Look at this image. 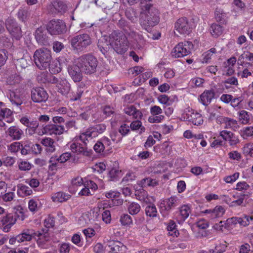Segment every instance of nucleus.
<instances>
[{"label": "nucleus", "instance_id": "obj_23", "mask_svg": "<svg viewBox=\"0 0 253 253\" xmlns=\"http://www.w3.org/2000/svg\"><path fill=\"white\" fill-rule=\"evenodd\" d=\"M250 221H253V216H248L246 215L243 218L233 217L227 219L226 224L232 225L238 223L241 225L246 226L250 223Z\"/></svg>", "mask_w": 253, "mask_h": 253}, {"label": "nucleus", "instance_id": "obj_7", "mask_svg": "<svg viewBox=\"0 0 253 253\" xmlns=\"http://www.w3.org/2000/svg\"><path fill=\"white\" fill-rule=\"evenodd\" d=\"M112 37L115 42V49L117 52L120 54L125 53L128 48V42L124 34L117 31L112 32Z\"/></svg>", "mask_w": 253, "mask_h": 253}, {"label": "nucleus", "instance_id": "obj_32", "mask_svg": "<svg viewBox=\"0 0 253 253\" xmlns=\"http://www.w3.org/2000/svg\"><path fill=\"white\" fill-rule=\"evenodd\" d=\"M58 92L62 95L67 94L70 90V84L68 81L64 79L61 80L57 85Z\"/></svg>", "mask_w": 253, "mask_h": 253}, {"label": "nucleus", "instance_id": "obj_54", "mask_svg": "<svg viewBox=\"0 0 253 253\" xmlns=\"http://www.w3.org/2000/svg\"><path fill=\"white\" fill-rule=\"evenodd\" d=\"M55 224V220L53 217L49 216L47 218H45L44 220V225L45 227V229L52 228L54 227Z\"/></svg>", "mask_w": 253, "mask_h": 253}, {"label": "nucleus", "instance_id": "obj_63", "mask_svg": "<svg viewBox=\"0 0 253 253\" xmlns=\"http://www.w3.org/2000/svg\"><path fill=\"white\" fill-rule=\"evenodd\" d=\"M71 157V154L69 152H65L60 155L59 157H57L58 161L60 163L66 162Z\"/></svg>", "mask_w": 253, "mask_h": 253}, {"label": "nucleus", "instance_id": "obj_6", "mask_svg": "<svg viewBox=\"0 0 253 253\" xmlns=\"http://www.w3.org/2000/svg\"><path fill=\"white\" fill-rule=\"evenodd\" d=\"M193 48L191 42L184 41L179 42L172 49L171 54L175 58L182 57L189 55Z\"/></svg>", "mask_w": 253, "mask_h": 253}, {"label": "nucleus", "instance_id": "obj_17", "mask_svg": "<svg viewBox=\"0 0 253 253\" xmlns=\"http://www.w3.org/2000/svg\"><path fill=\"white\" fill-rule=\"evenodd\" d=\"M47 30L44 27H40L35 31V38L38 43L41 45H47L49 43V38L47 35Z\"/></svg>", "mask_w": 253, "mask_h": 253}, {"label": "nucleus", "instance_id": "obj_53", "mask_svg": "<svg viewBox=\"0 0 253 253\" xmlns=\"http://www.w3.org/2000/svg\"><path fill=\"white\" fill-rule=\"evenodd\" d=\"M239 175V172H235L232 175L225 176L223 180L227 183H232L238 179Z\"/></svg>", "mask_w": 253, "mask_h": 253}, {"label": "nucleus", "instance_id": "obj_13", "mask_svg": "<svg viewBox=\"0 0 253 253\" xmlns=\"http://www.w3.org/2000/svg\"><path fill=\"white\" fill-rule=\"evenodd\" d=\"M31 97L33 102L41 103L47 100L48 95L43 88L36 87L31 90Z\"/></svg>", "mask_w": 253, "mask_h": 253}, {"label": "nucleus", "instance_id": "obj_45", "mask_svg": "<svg viewBox=\"0 0 253 253\" xmlns=\"http://www.w3.org/2000/svg\"><path fill=\"white\" fill-rule=\"evenodd\" d=\"M191 212L189 207H181L179 211V216L182 221H184Z\"/></svg>", "mask_w": 253, "mask_h": 253}, {"label": "nucleus", "instance_id": "obj_55", "mask_svg": "<svg viewBox=\"0 0 253 253\" xmlns=\"http://www.w3.org/2000/svg\"><path fill=\"white\" fill-rule=\"evenodd\" d=\"M120 222L123 225H129L132 223V219L130 216L127 214H124L121 216Z\"/></svg>", "mask_w": 253, "mask_h": 253}, {"label": "nucleus", "instance_id": "obj_37", "mask_svg": "<svg viewBox=\"0 0 253 253\" xmlns=\"http://www.w3.org/2000/svg\"><path fill=\"white\" fill-rule=\"evenodd\" d=\"M250 67L239 66L237 69V76L241 78H248L252 75L253 71L250 70Z\"/></svg>", "mask_w": 253, "mask_h": 253}, {"label": "nucleus", "instance_id": "obj_36", "mask_svg": "<svg viewBox=\"0 0 253 253\" xmlns=\"http://www.w3.org/2000/svg\"><path fill=\"white\" fill-rule=\"evenodd\" d=\"M71 197L70 194L62 192H58L53 195L51 199L54 202L62 203L70 199Z\"/></svg>", "mask_w": 253, "mask_h": 253}, {"label": "nucleus", "instance_id": "obj_46", "mask_svg": "<svg viewBox=\"0 0 253 253\" xmlns=\"http://www.w3.org/2000/svg\"><path fill=\"white\" fill-rule=\"evenodd\" d=\"M176 226V224L174 221L170 220L169 222L167 228L170 235L177 237L178 235H179V232L177 230Z\"/></svg>", "mask_w": 253, "mask_h": 253}, {"label": "nucleus", "instance_id": "obj_24", "mask_svg": "<svg viewBox=\"0 0 253 253\" xmlns=\"http://www.w3.org/2000/svg\"><path fill=\"white\" fill-rule=\"evenodd\" d=\"M44 130L45 133L50 135H61L65 131H67V130H65L64 126L55 124L46 126L44 128Z\"/></svg>", "mask_w": 253, "mask_h": 253}, {"label": "nucleus", "instance_id": "obj_25", "mask_svg": "<svg viewBox=\"0 0 253 253\" xmlns=\"http://www.w3.org/2000/svg\"><path fill=\"white\" fill-rule=\"evenodd\" d=\"M215 93L212 90H205L199 96L200 102L205 106H208L214 98Z\"/></svg>", "mask_w": 253, "mask_h": 253}, {"label": "nucleus", "instance_id": "obj_62", "mask_svg": "<svg viewBox=\"0 0 253 253\" xmlns=\"http://www.w3.org/2000/svg\"><path fill=\"white\" fill-rule=\"evenodd\" d=\"M156 143L155 140L153 138V136L152 135H149L144 143V147L146 149H148L149 148L151 147L153 145H154Z\"/></svg>", "mask_w": 253, "mask_h": 253}, {"label": "nucleus", "instance_id": "obj_20", "mask_svg": "<svg viewBox=\"0 0 253 253\" xmlns=\"http://www.w3.org/2000/svg\"><path fill=\"white\" fill-rule=\"evenodd\" d=\"M34 238L37 239V243L40 247L45 248V243L49 240L48 229L42 228L40 231L35 232Z\"/></svg>", "mask_w": 253, "mask_h": 253}, {"label": "nucleus", "instance_id": "obj_11", "mask_svg": "<svg viewBox=\"0 0 253 253\" xmlns=\"http://www.w3.org/2000/svg\"><path fill=\"white\" fill-rule=\"evenodd\" d=\"M6 27L11 36L16 40H19L22 36L20 26L15 20L8 18L6 22Z\"/></svg>", "mask_w": 253, "mask_h": 253}, {"label": "nucleus", "instance_id": "obj_31", "mask_svg": "<svg viewBox=\"0 0 253 253\" xmlns=\"http://www.w3.org/2000/svg\"><path fill=\"white\" fill-rule=\"evenodd\" d=\"M214 18L218 23L224 25L227 23L228 17L223 9L217 7L214 11Z\"/></svg>", "mask_w": 253, "mask_h": 253}, {"label": "nucleus", "instance_id": "obj_21", "mask_svg": "<svg viewBox=\"0 0 253 253\" xmlns=\"http://www.w3.org/2000/svg\"><path fill=\"white\" fill-rule=\"evenodd\" d=\"M238 66L246 67L253 66V53L249 51L244 52L238 58L237 60Z\"/></svg>", "mask_w": 253, "mask_h": 253}, {"label": "nucleus", "instance_id": "obj_33", "mask_svg": "<svg viewBox=\"0 0 253 253\" xmlns=\"http://www.w3.org/2000/svg\"><path fill=\"white\" fill-rule=\"evenodd\" d=\"M124 112L126 114L129 116H132L134 119H141L143 116L142 112L137 110L133 105L126 107L124 109Z\"/></svg>", "mask_w": 253, "mask_h": 253}, {"label": "nucleus", "instance_id": "obj_38", "mask_svg": "<svg viewBox=\"0 0 253 253\" xmlns=\"http://www.w3.org/2000/svg\"><path fill=\"white\" fill-rule=\"evenodd\" d=\"M223 27L216 23H213L210 27V33L214 38H217L221 35L223 31Z\"/></svg>", "mask_w": 253, "mask_h": 253}, {"label": "nucleus", "instance_id": "obj_50", "mask_svg": "<svg viewBox=\"0 0 253 253\" xmlns=\"http://www.w3.org/2000/svg\"><path fill=\"white\" fill-rule=\"evenodd\" d=\"M216 53V49L214 47H212L210 49L208 50L207 51L204 52L203 55L204 56V61L205 62L208 63L211 59V57L213 55V54Z\"/></svg>", "mask_w": 253, "mask_h": 253}, {"label": "nucleus", "instance_id": "obj_2", "mask_svg": "<svg viewBox=\"0 0 253 253\" xmlns=\"http://www.w3.org/2000/svg\"><path fill=\"white\" fill-rule=\"evenodd\" d=\"M72 50L75 53L85 52L90 46L92 40L91 36L86 33H78L71 37L69 40Z\"/></svg>", "mask_w": 253, "mask_h": 253}, {"label": "nucleus", "instance_id": "obj_34", "mask_svg": "<svg viewBox=\"0 0 253 253\" xmlns=\"http://www.w3.org/2000/svg\"><path fill=\"white\" fill-rule=\"evenodd\" d=\"M7 133L13 139L19 140L21 138L23 132L19 127L16 126H12L8 128Z\"/></svg>", "mask_w": 253, "mask_h": 253}, {"label": "nucleus", "instance_id": "obj_64", "mask_svg": "<svg viewBox=\"0 0 253 253\" xmlns=\"http://www.w3.org/2000/svg\"><path fill=\"white\" fill-rule=\"evenodd\" d=\"M243 135L245 137H250L253 135V126H247L244 128Z\"/></svg>", "mask_w": 253, "mask_h": 253}, {"label": "nucleus", "instance_id": "obj_28", "mask_svg": "<svg viewBox=\"0 0 253 253\" xmlns=\"http://www.w3.org/2000/svg\"><path fill=\"white\" fill-rule=\"evenodd\" d=\"M225 212V209L223 207H215L211 210H206L204 213L208 215V217L211 219L219 218L223 216Z\"/></svg>", "mask_w": 253, "mask_h": 253}, {"label": "nucleus", "instance_id": "obj_26", "mask_svg": "<svg viewBox=\"0 0 253 253\" xmlns=\"http://www.w3.org/2000/svg\"><path fill=\"white\" fill-rule=\"evenodd\" d=\"M82 70L79 66L73 65L68 68V73L74 82H79L83 79Z\"/></svg>", "mask_w": 253, "mask_h": 253}, {"label": "nucleus", "instance_id": "obj_18", "mask_svg": "<svg viewBox=\"0 0 253 253\" xmlns=\"http://www.w3.org/2000/svg\"><path fill=\"white\" fill-rule=\"evenodd\" d=\"M22 81V78L20 75L17 74H11L9 76L6 80V85L7 86V90L11 89L12 90H17L20 89V83Z\"/></svg>", "mask_w": 253, "mask_h": 253}, {"label": "nucleus", "instance_id": "obj_61", "mask_svg": "<svg viewBox=\"0 0 253 253\" xmlns=\"http://www.w3.org/2000/svg\"><path fill=\"white\" fill-rule=\"evenodd\" d=\"M177 200V197L176 196H171L168 199L164 200L162 202L161 204L165 205L167 206H172L174 204Z\"/></svg>", "mask_w": 253, "mask_h": 253}, {"label": "nucleus", "instance_id": "obj_47", "mask_svg": "<svg viewBox=\"0 0 253 253\" xmlns=\"http://www.w3.org/2000/svg\"><path fill=\"white\" fill-rule=\"evenodd\" d=\"M83 92V87L81 86L78 87L76 91L72 92L70 94L69 96L70 100L72 101H77L79 100L81 98Z\"/></svg>", "mask_w": 253, "mask_h": 253}, {"label": "nucleus", "instance_id": "obj_15", "mask_svg": "<svg viewBox=\"0 0 253 253\" xmlns=\"http://www.w3.org/2000/svg\"><path fill=\"white\" fill-rule=\"evenodd\" d=\"M150 112L152 116L148 118V122L150 123H160L164 119L165 116L161 115L163 113L162 108L157 105H154L150 107Z\"/></svg>", "mask_w": 253, "mask_h": 253}, {"label": "nucleus", "instance_id": "obj_39", "mask_svg": "<svg viewBox=\"0 0 253 253\" xmlns=\"http://www.w3.org/2000/svg\"><path fill=\"white\" fill-rule=\"evenodd\" d=\"M224 124L225 128L231 129L234 131L237 130L239 127V126L238 125V122L236 120L228 117H227L226 119Z\"/></svg>", "mask_w": 253, "mask_h": 253}, {"label": "nucleus", "instance_id": "obj_22", "mask_svg": "<svg viewBox=\"0 0 253 253\" xmlns=\"http://www.w3.org/2000/svg\"><path fill=\"white\" fill-rule=\"evenodd\" d=\"M219 135L230 146H235L239 142L238 136L231 131L223 130L219 132Z\"/></svg>", "mask_w": 253, "mask_h": 253}, {"label": "nucleus", "instance_id": "obj_29", "mask_svg": "<svg viewBox=\"0 0 253 253\" xmlns=\"http://www.w3.org/2000/svg\"><path fill=\"white\" fill-rule=\"evenodd\" d=\"M38 82L41 84L46 83H56L58 82V79L55 78L53 75H51L47 72L41 73L37 78Z\"/></svg>", "mask_w": 253, "mask_h": 253}, {"label": "nucleus", "instance_id": "obj_14", "mask_svg": "<svg viewBox=\"0 0 253 253\" xmlns=\"http://www.w3.org/2000/svg\"><path fill=\"white\" fill-rule=\"evenodd\" d=\"M13 117L12 111L6 108L5 104L0 101V126H3L5 122L10 123L13 121Z\"/></svg>", "mask_w": 253, "mask_h": 253}, {"label": "nucleus", "instance_id": "obj_56", "mask_svg": "<svg viewBox=\"0 0 253 253\" xmlns=\"http://www.w3.org/2000/svg\"><path fill=\"white\" fill-rule=\"evenodd\" d=\"M145 212L146 215L150 217H156L157 215V211L156 207H146Z\"/></svg>", "mask_w": 253, "mask_h": 253}, {"label": "nucleus", "instance_id": "obj_9", "mask_svg": "<svg viewBox=\"0 0 253 253\" xmlns=\"http://www.w3.org/2000/svg\"><path fill=\"white\" fill-rule=\"evenodd\" d=\"M174 30L180 35H188L192 32V25L187 18L185 17H181L175 21Z\"/></svg>", "mask_w": 253, "mask_h": 253}, {"label": "nucleus", "instance_id": "obj_5", "mask_svg": "<svg viewBox=\"0 0 253 253\" xmlns=\"http://www.w3.org/2000/svg\"><path fill=\"white\" fill-rule=\"evenodd\" d=\"M33 57L36 66L41 70L46 69L52 59L51 51L46 48L37 49Z\"/></svg>", "mask_w": 253, "mask_h": 253}, {"label": "nucleus", "instance_id": "obj_44", "mask_svg": "<svg viewBox=\"0 0 253 253\" xmlns=\"http://www.w3.org/2000/svg\"><path fill=\"white\" fill-rule=\"evenodd\" d=\"M121 194L118 192H112V206H121L123 200L120 197Z\"/></svg>", "mask_w": 253, "mask_h": 253}, {"label": "nucleus", "instance_id": "obj_16", "mask_svg": "<svg viewBox=\"0 0 253 253\" xmlns=\"http://www.w3.org/2000/svg\"><path fill=\"white\" fill-rule=\"evenodd\" d=\"M70 148L72 152L77 155L89 157L92 154L91 150H87L85 143L81 144L74 142L71 144Z\"/></svg>", "mask_w": 253, "mask_h": 253}, {"label": "nucleus", "instance_id": "obj_43", "mask_svg": "<svg viewBox=\"0 0 253 253\" xmlns=\"http://www.w3.org/2000/svg\"><path fill=\"white\" fill-rule=\"evenodd\" d=\"M158 101L166 106H170L174 102L172 98L169 97L166 94H161L158 97Z\"/></svg>", "mask_w": 253, "mask_h": 253}, {"label": "nucleus", "instance_id": "obj_8", "mask_svg": "<svg viewBox=\"0 0 253 253\" xmlns=\"http://www.w3.org/2000/svg\"><path fill=\"white\" fill-rule=\"evenodd\" d=\"M46 30L51 35H60L66 33V25L61 20L52 19L47 24Z\"/></svg>", "mask_w": 253, "mask_h": 253}, {"label": "nucleus", "instance_id": "obj_10", "mask_svg": "<svg viewBox=\"0 0 253 253\" xmlns=\"http://www.w3.org/2000/svg\"><path fill=\"white\" fill-rule=\"evenodd\" d=\"M183 118L184 120L191 123L195 126H200L203 124L204 122V117L203 115L196 110L189 109L187 110Z\"/></svg>", "mask_w": 253, "mask_h": 253}, {"label": "nucleus", "instance_id": "obj_51", "mask_svg": "<svg viewBox=\"0 0 253 253\" xmlns=\"http://www.w3.org/2000/svg\"><path fill=\"white\" fill-rule=\"evenodd\" d=\"M250 188V185L245 181H240L238 182L236 185L235 189L241 191V192H245L248 190Z\"/></svg>", "mask_w": 253, "mask_h": 253}, {"label": "nucleus", "instance_id": "obj_42", "mask_svg": "<svg viewBox=\"0 0 253 253\" xmlns=\"http://www.w3.org/2000/svg\"><path fill=\"white\" fill-rule=\"evenodd\" d=\"M238 117L240 122L242 124H247L249 123L251 114L247 111L242 110L238 112Z\"/></svg>", "mask_w": 253, "mask_h": 253}, {"label": "nucleus", "instance_id": "obj_12", "mask_svg": "<svg viewBox=\"0 0 253 253\" xmlns=\"http://www.w3.org/2000/svg\"><path fill=\"white\" fill-rule=\"evenodd\" d=\"M102 33V37L98 40L97 46L101 52L104 55L109 54L111 48V35Z\"/></svg>", "mask_w": 253, "mask_h": 253}, {"label": "nucleus", "instance_id": "obj_35", "mask_svg": "<svg viewBox=\"0 0 253 253\" xmlns=\"http://www.w3.org/2000/svg\"><path fill=\"white\" fill-rule=\"evenodd\" d=\"M54 142V140L49 137L43 138L42 140V144L46 147V152L49 153H51L55 150Z\"/></svg>", "mask_w": 253, "mask_h": 253}, {"label": "nucleus", "instance_id": "obj_4", "mask_svg": "<svg viewBox=\"0 0 253 253\" xmlns=\"http://www.w3.org/2000/svg\"><path fill=\"white\" fill-rule=\"evenodd\" d=\"M14 215L13 213L7 214L1 220V224L2 230L5 232L9 231L11 226L13 225L17 219L23 220L27 214L23 211L22 207H17V208H14Z\"/></svg>", "mask_w": 253, "mask_h": 253}, {"label": "nucleus", "instance_id": "obj_19", "mask_svg": "<svg viewBox=\"0 0 253 253\" xmlns=\"http://www.w3.org/2000/svg\"><path fill=\"white\" fill-rule=\"evenodd\" d=\"M7 93L9 99L13 106L19 107L23 103V98L20 92V89L17 90L8 89Z\"/></svg>", "mask_w": 253, "mask_h": 253}, {"label": "nucleus", "instance_id": "obj_59", "mask_svg": "<svg viewBox=\"0 0 253 253\" xmlns=\"http://www.w3.org/2000/svg\"><path fill=\"white\" fill-rule=\"evenodd\" d=\"M224 83L225 84V87L226 88L228 89L229 88V87L226 85V84H229L231 85H238V81L235 77H231L230 78H229L227 79L226 80L224 81Z\"/></svg>", "mask_w": 253, "mask_h": 253}, {"label": "nucleus", "instance_id": "obj_1", "mask_svg": "<svg viewBox=\"0 0 253 253\" xmlns=\"http://www.w3.org/2000/svg\"><path fill=\"white\" fill-rule=\"evenodd\" d=\"M140 24L147 32L160 22L159 11L153 6L152 0H142L140 2Z\"/></svg>", "mask_w": 253, "mask_h": 253}, {"label": "nucleus", "instance_id": "obj_49", "mask_svg": "<svg viewBox=\"0 0 253 253\" xmlns=\"http://www.w3.org/2000/svg\"><path fill=\"white\" fill-rule=\"evenodd\" d=\"M58 160L57 156H52L50 158L49 161V165L48 166L49 171L54 172L57 170L58 164L59 163Z\"/></svg>", "mask_w": 253, "mask_h": 253}, {"label": "nucleus", "instance_id": "obj_57", "mask_svg": "<svg viewBox=\"0 0 253 253\" xmlns=\"http://www.w3.org/2000/svg\"><path fill=\"white\" fill-rule=\"evenodd\" d=\"M112 181H117L123 175L121 170L112 168Z\"/></svg>", "mask_w": 253, "mask_h": 253}, {"label": "nucleus", "instance_id": "obj_41", "mask_svg": "<svg viewBox=\"0 0 253 253\" xmlns=\"http://www.w3.org/2000/svg\"><path fill=\"white\" fill-rule=\"evenodd\" d=\"M53 6L56 11L58 13H60L61 14L64 13L67 9V6L66 3L61 0H57L54 1Z\"/></svg>", "mask_w": 253, "mask_h": 253}, {"label": "nucleus", "instance_id": "obj_40", "mask_svg": "<svg viewBox=\"0 0 253 253\" xmlns=\"http://www.w3.org/2000/svg\"><path fill=\"white\" fill-rule=\"evenodd\" d=\"M126 250V247L120 241H113L112 243V253H123Z\"/></svg>", "mask_w": 253, "mask_h": 253}, {"label": "nucleus", "instance_id": "obj_58", "mask_svg": "<svg viewBox=\"0 0 253 253\" xmlns=\"http://www.w3.org/2000/svg\"><path fill=\"white\" fill-rule=\"evenodd\" d=\"M28 11L24 9H20L17 13L18 19L23 22H25L27 20Z\"/></svg>", "mask_w": 253, "mask_h": 253}, {"label": "nucleus", "instance_id": "obj_60", "mask_svg": "<svg viewBox=\"0 0 253 253\" xmlns=\"http://www.w3.org/2000/svg\"><path fill=\"white\" fill-rule=\"evenodd\" d=\"M18 193L19 194L22 193L23 194V196H28L32 194V191L28 186L25 185H22L20 189L18 190Z\"/></svg>", "mask_w": 253, "mask_h": 253}, {"label": "nucleus", "instance_id": "obj_52", "mask_svg": "<svg viewBox=\"0 0 253 253\" xmlns=\"http://www.w3.org/2000/svg\"><path fill=\"white\" fill-rule=\"evenodd\" d=\"M47 68H49V71L51 75L58 74L61 71V68L57 63H50V65Z\"/></svg>", "mask_w": 253, "mask_h": 253}, {"label": "nucleus", "instance_id": "obj_3", "mask_svg": "<svg viewBox=\"0 0 253 253\" xmlns=\"http://www.w3.org/2000/svg\"><path fill=\"white\" fill-rule=\"evenodd\" d=\"M77 63L83 72L90 75L96 72L98 61L93 55L88 53L79 57Z\"/></svg>", "mask_w": 253, "mask_h": 253}, {"label": "nucleus", "instance_id": "obj_27", "mask_svg": "<svg viewBox=\"0 0 253 253\" xmlns=\"http://www.w3.org/2000/svg\"><path fill=\"white\" fill-rule=\"evenodd\" d=\"M101 127V125L96 126L95 127H91L88 129L86 131L82 133L80 135V139L84 143L86 144V140L88 138H92L97 135V131Z\"/></svg>", "mask_w": 253, "mask_h": 253}, {"label": "nucleus", "instance_id": "obj_30", "mask_svg": "<svg viewBox=\"0 0 253 253\" xmlns=\"http://www.w3.org/2000/svg\"><path fill=\"white\" fill-rule=\"evenodd\" d=\"M35 231L33 229H26L17 235L18 243L24 241H30L32 238H34Z\"/></svg>", "mask_w": 253, "mask_h": 253}, {"label": "nucleus", "instance_id": "obj_48", "mask_svg": "<svg viewBox=\"0 0 253 253\" xmlns=\"http://www.w3.org/2000/svg\"><path fill=\"white\" fill-rule=\"evenodd\" d=\"M39 122L37 121L30 122L28 127L29 128V131L30 133H38L40 134V131L39 128Z\"/></svg>", "mask_w": 253, "mask_h": 253}]
</instances>
